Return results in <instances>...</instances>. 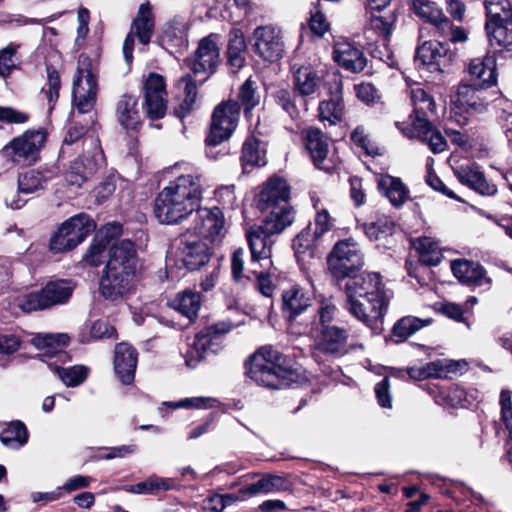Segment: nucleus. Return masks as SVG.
<instances>
[{"label":"nucleus","mask_w":512,"mask_h":512,"mask_svg":"<svg viewBox=\"0 0 512 512\" xmlns=\"http://www.w3.org/2000/svg\"><path fill=\"white\" fill-rule=\"evenodd\" d=\"M54 174L51 170H28L18 177V189L21 193L30 194L46 189Z\"/></svg>","instance_id":"ea45409f"},{"label":"nucleus","mask_w":512,"mask_h":512,"mask_svg":"<svg viewBox=\"0 0 512 512\" xmlns=\"http://www.w3.org/2000/svg\"><path fill=\"white\" fill-rule=\"evenodd\" d=\"M431 319H421L414 316H405L399 319L393 327V335L403 341L412 336L421 328L428 326Z\"/></svg>","instance_id":"6e6d98bb"},{"label":"nucleus","mask_w":512,"mask_h":512,"mask_svg":"<svg viewBox=\"0 0 512 512\" xmlns=\"http://www.w3.org/2000/svg\"><path fill=\"white\" fill-rule=\"evenodd\" d=\"M236 326L230 320H224L198 332L192 343L188 344L184 355L187 366L194 368L208 355L219 352L223 345L224 335Z\"/></svg>","instance_id":"39448f33"},{"label":"nucleus","mask_w":512,"mask_h":512,"mask_svg":"<svg viewBox=\"0 0 512 512\" xmlns=\"http://www.w3.org/2000/svg\"><path fill=\"white\" fill-rule=\"evenodd\" d=\"M281 297L282 314L288 321H293L304 313L312 302L311 293L297 284L284 289Z\"/></svg>","instance_id":"5701e85b"},{"label":"nucleus","mask_w":512,"mask_h":512,"mask_svg":"<svg viewBox=\"0 0 512 512\" xmlns=\"http://www.w3.org/2000/svg\"><path fill=\"white\" fill-rule=\"evenodd\" d=\"M334 60L344 69L353 73L364 70L367 59L364 53L351 43H337L334 47Z\"/></svg>","instance_id":"7c9ffc66"},{"label":"nucleus","mask_w":512,"mask_h":512,"mask_svg":"<svg viewBox=\"0 0 512 512\" xmlns=\"http://www.w3.org/2000/svg\"><path fill=\"white\" fill-rule=\"evenodd\" d=\"M363 230L371 241H381L393 234L394 223L387 219H379L377 222L364 224Z\"/></svg>","instance_id":"bf43d9fd"},{"label":"nucleus","mask_w":512,"mask_h":512,"mask_svg":"<svg viewBox=\"0 0 512 512\" xmlns=\"http://www.w3.org/2000/svg\"><path fill=\"white\" fill-rule=\"evenodd\" d=\"M305 148L318 168L325 161L329 150V138L318 128L309 127L302 132Z\"/></svg>","instance_id":"c85d7f7f"},{"label":"nucleus","mask_w":512,"mask_h":512,"mask_svg":"<svg viewBox=\"0 0 512 512\" xmlns=\"http://www.w3.org/2000/svg\"><path fill=\"white\" fill-rule=\"evenodd\" d=\"M74 290V285L70 280H55L48 282L43 288V294L49 305L63 304L68 301Z\"/></svg>","instance_id":"09e8293b"},{"label":"nucleus","mask_w":512,"mask_h":512,"mask_svg":"<svg viewBox=\"0 0 512 512\" xmlns=\"http://www.w3.org/2000/svg\"><path fill=\"white\" fill-rule=\"evenodd\" d=\"M275 102L292 118L298 119L301 112L308 110V103L304 101L298 94L288 89H279L274 95Z\"/></svg>","instance_id":"a18cd8bd"},{"label":"nucleus","mask_w":512,"mask_h":512,"mask_svg":"<svg viewBox=\"0 0 512 512\" xmlns=\"http://www.w3.org/2000/svg\"><path fill=\"white\" fill-rule=\"evenodd\" d=\"M272 236V234L268 233L259 225L251 226L246 232L251 255L264 260L266 263H272Z\"/></svg>","instance_id":"c756f323"},{"label":"nucleus","mask_w":512,"mask_h":512,"mask_svg":"<svg viewBox=\"0 0 512 512\" xmlns=\"http://www.w3.org/2000/svg\"><path fill=\"white\" fill-rule=\"evenodd\" d=\"M314 208L316 209V216L314 224H312V232L319 238L333 227V220L328 211L324 207H319V200L314 201Z\"/></svg>","instance_id":"0e129e2a"},{"label":"nucleus","mask_w":512,"mask_h":512,"mask_svg":"<svg viewBox=\"0 0 512 512\" xmlns=\"http://www.w3.org/2000/svg\"><path fill=\"white\" fill-rule=\"evenodd\" d=\"M107 255L100 292L105 299L115 301L130 291L139 267V257L135 243L129 239L114 242Z\"/></svg>","instance_id":"f03ea898"},{"label":"nucleus","mask_w":512,"mask_h":512,"mask_svg":"<svg viewBox=\"0 0 512 512\" xmlns=\"http://www.w3.org/2000/svg\"><path fill=\"white\" fill-rule=\"evenodd\" d=\"M395 15L392 13L382 15L381 13H371L370 28L378 33L386 41L392 33L395 22Z\"/></svg>","instance_id":"680f3d73"},{"label":"nucleus","mask_w":512,"mask_h":512,"mask_svg":"<svg viewBox=\"0 0 512 512\" xmlns=\"http://www.w3.org/2000/svg\"><path fill=\"white\" fill-rule=\"evenodd\" d=\"M396 125L408 137H417L422 142L427 143L434 154L443 152L447 147V142L443 135L433 127L427 118L413 120L411 128L407 129L401 127L398 122Z\"/></svg>","instance_id":"4be33fe9"},{"label":"nucleus","mask_w":512,"mask_h":512,"mask_svg":"<svg viewBox=\"0 0 512 512\" xmlns=\"http://www.w3.org/2000/svg\"><path fill=\"white\" fill-rule=\"evenodd\" d=\"M485 24L512 26V4L509 0H484Z\"/></svg>","instance_id":"c03bdc74"},{"label":"nucleus","mask_w":512,"mask_h":512,"mask_svg":"<svg viewBox=\"0 0 512 512\" xmlns=\"http://www.w3.org/2000/svg\"><path fill=\"white\" fill-rule=\"evenodd\" d=\"M238 98L245 109L250 111L259 104V95L257 93L256 83L250 78L247 79L240 87Z\"/></svg>","instance_id":"e2e57ef3"},{"label":"nucleus","mask_w":512,"mask_h":512,"mask_svg":"<svg viewBox=\"0 0 512 512\" xmlns=\"http://www.w3.org/2000/svg\"><path fill=\"white\" fill-rule=\"evenodd\" d=\"M171 307L192 320L197 317L201 306L200 295L191 290L179 293L172 301Z\"/></svg>","instance_id":"3c124183"},{"label":"nucleus","mask_w":512,"mask_h":512,"mask_svg":"<svg viewBox=\"0 0 512 512\" xmlns=\"http://www.w3.org/2000/svg\"><path fill=\"white\" fill-rule=\"evenodd\" d=\"M323 82V75L312 66H300L293 70V90L306 103L319 95Z\"/></svg>","instance_id":"412c9836"},{"label":"nucleus","mask_w":512,"mask_h":512,"mask_svg":"<svg viewBox=\"0 0 512 512\" xmlns=\"http://www.w3.org/2000/svg\"><path fill=\"white\" fill-rule=\"evenodd\" d=\"M469 74L471 84L481 88H489L496 84V60L492 55H486L484 58H475L469 64Z\"/></svg>","instance_id":"bb28decb"},{"label":"nucleus","mask_w":512,"mask_h":512,"mask_svg":"<svg viewBox=\"0 0 512 512\" xmlns=\"http://www.w3.org/2000/svg\"><path fill=\"white\" fill-rule=\"evenodd\" d=\"M138 100L135 96L124 94L116 104V117L119 124L127 130H135L141 123L137 108Z\"/></svg>","instance_id":"f704fd0d"},{"label":"nucleus","mask_w":512,"mask_h":512,"mask_svg":"<svg viewBox=\"0 0 512 512\" xmlns=\"http://www.w3.org/2000/svg\"><path fill=\"white\" fill-rule=\"evenodd\" d=\"M342 85L336 84L334 92L330 93L329 99L322 100L318 106L319 119L329 124L340 122L345 113V105L342 97Z\"/></svg>","instance_id":"72a5a7b5"},{"label":"nucleus","mask_w":512,"mask_h":512,"mask_svg":"<svg viewBox=\"0 0 512 512\" xmlns=\"http://www.w3.org/2000/svg\"><path fill=\"white\" fill-rule=\"evenodd\" d=\"M29 433L25 424L19 420L6 424L0 433L1 443L8 449L18 450L27 444Z\"/></svg>","instance_id":"37998d69"},{"label":"nucleus","mask_w":512,"mask_h":512,"mask_svg":"<svg viewBox=\"0 0 512 512\" xmlns=\"http://www.w3.org/2000/svg\"><path fill=\"white\" fill-rule=\"evenodd\" d=\"M179 87H183L184 89V99L181 105V110L183 111L181 116H184L185 113L189 112L195 103L197 97V87L195 84V80L192 79L190 74H186L178 82Z\"/></svg>","instance_id":"69168bd1"},{"label":"nucleus","mask_w":512,"mask_h":512,"mask_svg":"<svg viewBox=\"0 0 512 512\" xmlns=\"http://www.w3.org/2000/svg\"><path fill=\"white\" fill-rule=\"evenodd\" d=\"M47 75L48 82L46 86L43 87V92L45 93L48 102L50 104V109L53 108V105L56 103L59 97V89L61 86L60 75L58 71L52 66L47 67Z\"/></svg>","instance_id":"774afa93"},{"label":"nucleus","mask_w":512,"mask_h":512,"mask_svg":"<svg viewBox=\"0 0 512 512\" xmlns=\"http://www.w3.org/2000/svg\"><path fill=\"white\" fill-rule=\"evenodd\" d=\"M252 50L263 61L273 63L285 53L283 32L278 26L268 24L254 29L251 38Z\"/></svg>","instance_id":"f8f14e48"},{"label":"nucleus","mask_w":512,"mask_h":512,"mask_svg":"<svg viewBox=\"0 0 512 512\" xmlns=\"http://www.w3.org/2000/svg\"><path fill=\"white\" fill-rule=\"evenodd\" d=\"M154 29V16L149 3L140 5L136 18L131 24L129 33L123 43L125 62L130 65L133 61L135 37L143 45H147L152 37Z\"/></svg>","instance_id":"2eb2a0df"},{"label":"nucleus","mask_w":512,"mask_h":512,"mask_svg":"<svg viewBox=\"0 0 512 512\" xmlns=\"http://www.w3.org/2000/svg\"><path fill=\"white\" fill-rule=\"evenodd\" d=\"M15 305L25 313L48 309L49 305L43 294L42 289L32 291L15 298Z\"/></svg>","instance_id":"13d9d810"},{"label":"nucleus","mask_w":512,"mask_h":512,"mask_svg":"<svg viewBox=\"0 0 512 512\" xmlns=\"http://www.w3.org/2000/svg\"><path fill=\"white\" fill-rule=\"evenodd\" d=\"M246 373L256 384L271 389L288 387L294 375L287 357L271 346L261 347L250 357Z\"/></svg>","instance_id":"7ed1b4c3"},{"label":"nucleus","mask_w":512,"mask_h":512,"mask_svg":"<svg viewBox=\"0 0 512 512\" xmlns=\"http://www.w3.org/2000/svg\"><path fill=\"white\" fill-rule=\"evenodd\" d=\"M138 353L131 345L119 343L114 351V370L121 383L129 385L135 377Z\"/></svg>","instance_id":"b1692460"},{"label":"nucleus","mask_w":512,"mask_h":512,"mask_svg":"<svg viewBox=\"0 0 512 512\" xmlns=\"http://www.w3.org/2000/svg\"><path fill=\"white\" fill-rule=\"evenodd\" d=\"M189 231L200 238L215 241L222 235L224 229V216L218 207H201L194 211Z\"/></svg>","instance_id":"a211bd4d"},{"label":"nucleus","mask_w":512,"mask_h":512,"mask_svg":"<svg viewBox=\"0 0 512 512\" xmlns=\"http://www.w3.org/2000/svg\"><path fill=\"white\" fill-rule=\"evenodd\" d=\"M241 161L244 170L266 164L264 145L254 136H249L242 147Z\"/></svg>","instance_id":"49530a36"},{"label":"nucleus","mask_w":512,"mask_h":512,"mask_svg":"<svg viewBox=\"0 0 512 512\" xmlns=\"http://www.w3.org/2000/svg\"><path fill=\"white\" fill-rule=\"evenodd\" d=\"M188 23L183 18H174L167 23L162 35L161 43L169 48L184 49L188 45Z\"/></svg>","instance_id":"c9c22d12"},{"label":"nucleus","mask_w":512,"mask_h":512,"mask_svg":"<svg viewBox=\"0 0 512 512\" xmlns=\"http://www.w3.org/2000/svg\"><path fill=\"white\" fill-rule=\"evenodd\" d=\"M451 270L454 276L463 284L481 286L484 283H489V279L485 277L483 266L477 262L466 259L454 260L451 262Z\"/></svg>","instance_id":"2f4dec72"},{"label":"nucleus","mask_w":512,"mask_h":512,"mask_svg":"<svg viewBox=\"0 0 512 512\" xmlns=\"http://www.w3.org/2000/svg\"><path fill=\"white\" fill-rule=\"evenodd\" d=\"M327 264L335 279L350 277L364 265L359 244L351 238L338 241L327 257Z\"/></svg>","instance_id":"6e6552de"},{"label":"nucleus","mask_w":512,"mask_h":512,"mask_svg":"<svg viewBox=\"0 0 512 512\" xmlns=\"http://www.w3.org/2000/svg\"><path fill=\"white\" fill-rule=\"evenodd\" d=\"M45 142L46 133L43 130H28L5 145L2 155L15 164H31L38 160Z\"/></svg>","instance_id":"9b49d317"},{"label":"nucleus","mask_w":512,"mask_h":512,"mask_svg":"<svg viewBox=\"0 0 512 512\" xmlns=\"http://www.w3.org/2000/svg\"><path fill=\"white\" fill-rule=\"evenodd\" d=\"M175 488L174 481L169 478H161L156 475L150 476L142 482L125 487V490L134 494H156L160 490H171Z\"/></svg>","instance_id":"5fc2aeb1"},{"label":"nucleus","mask_w":512,"mask_h":512,"mask_svg":"<svg viewBox=\"0 0 512 512\" xmlns=\"http://www.w3.org/2000/svg\"><path fill=\"white\" fill-rule=\"evenodd\" d=\"M240 116V105L236 101L219 104L213 112L209 134L206 138L208 147H215L228 140L235 130Z\"/></svg>","instance_id":"ddd939ff"},{"label":"nucleus","mask_w":512,"mask_h":512,"mask_svg":"<svg viewBox=\"0 0 512 512\" xmlns=\"http://www.w3.org/2000/svg\"><path fill=\"white\" fill-rule=\"evenodd\" d=\"M290 487L289 481L279 475L267 474L256 482L242 487V493L254 497L259 494H269L286 491Z\"/></svg>","instance_id":"e433bc0d"},{"label":"nucleus","mask_w":512,"mask_h":512,"mask_svg":"<svg viewBox=\"0 0 512 512\" xmlns=\"http://www.w3.org/2000/svg\"><path fill=\"white\" fill-rule=\"evenodd\" d=\"M56 373L66 387H77L84 383L89 374V368L84 365L56 367Z\"/></svg>","instance_id":"4d7b16f0"},{"label":"nucleus","mask_w":512,"mask_h":512,"mask_svg":"<svg viewBox=\"0 0 512 512\" xmlns=\"http://www.w3.org/2000/svg\"><path fill=\"white\" fill-rule=\"evenodd\" d=\"M144 108L146 115L154 120L163 118L167 109V93L164 77L149 73L144 81Z\"/></svg>","instance_id":"6ab92c4d"},{"label":"nucleus","mask_w":512,"mask_h":512,"mask_svg":"<svg viewBox=\"0 0 512 512\" xmlns=\"http://www.w3.org/2000/svg\"><path fill=\"white\" fill-rule=\"evenodd\" d=\"M319 237L312 232V223H309L293 240V249L297 261L305 262L313 258L315 242Z\"/></svg>","instance_id":"8fccbe9b"},{"label":"nucleus","mask_w":512,"mask_h":512,"mask_svg":"<svg viewBox=\"0 0 512 512\" xmlns=\"http://www.w3.org/2000/svg\"><path fill=\"white\" fill-rule=\"evenodd\" d=\"M246 41L244 33L239 28H233L229 33L227 62L233 69V73L238 72L245 64Z\"/></svg>","instance_id":"a19ab883"},{"label":"nucleus","mask_w":512,"mask_h":512,"mask_svg":"<svg viewBox=\"0 0 512 512\" xmlns=\"http://www.w3.org/2000/svg\"><path fill=\"white\" fill-rule=\"evenodd\" d=\"M216 38V35L211 34L201 39L194 55L185 60V64L195 77L203 75L200 82H204L213 74L219 63L220 50Z\"/></svg>","instance_id":"4468645a"},{"label":"nucleus","mask_w":512,"mask_h":512,"mask_svg":"<svg viewBox=\"0 0 512 512\" xmlns=\"http://www.w3.org/2000/svg\"><path fill=\"white\" fill-rule=\"evenodd\" d=\"M290 186L280 177H271L263 184L256 200V206L261 212L290 204Z\"/></svg>","instance_id":"aec40b11"},{"label":"nucleus","mask_w":512,"mask_h":512,"mask_svg":"<svg viewBox=\"0 0 512 512\" xmlns=\"http://www.w3.org/2000/svg\"><path fill=\"white\" fill-rule=\"evenodd\" d=\"M410 10L422 21L431 25L430 33L449 39L452 43H464L466 31L454 26L445 16L441 6L434 0H411Z\"/></svg>","instance_id":"20e7f679"},{"label":"nucleus","mask_w":512,"mask_h":512,"mask_svg":"<svg viewBox=\"0 0 512 512\" xmlns=\"http://www.w3.org/2000/svg\"><path fill=\"white\" fill-rule=\"evenodd\" d=\"M83 143L92 148L91 157L84 154L80 160L73 162L65 175L66 182L76 187H80L96 172L98 167L104 165V154L99 141L93 137H85Z\"/></svg>","instance_id":"dca6fc26"},{"label":"nucleus","mask_w":512,"mask_h":512,"mask_svg":"<svg viewBox=\"0 0 512 512\" xmlns=\"http://www.w3.org/2000/svg\"><path fill=\"white\" fill-rule=\"evenodd\" d=\"M414 247L419 253L420 261L427 266H436L442 260L439 242L431 237H421L414 241Z\"/></svg>","instance_id":"603ef678"},{"label":"nucleus","mask_w":512,"mask_h":512,"mask_svg":"<svg viewBox=\"0 0 512 512\" xmlns=\"http://www.w3.org/2000/svg\"><path fill=\"white\" fill-rule=\"evenodd\" d=\"M271 265L272 263H266L251 255L250 261L245 267V250L243 248L236 249L231 258L232 275L236 281H240L242 278L250 279V274L257 278L260 274L268 271Z\"/></svg>","instance_id":"a878e982"},{"label":"nucleus","mask_w":512,"mask_h":512,"mask_svg":"<svg viewBox=\"0 0 512 512\" xmlns=\"http://www.w3.org/2000/svg\"><path fill=\"white\" fill-rule=\"evenodd\" d=\"M433 36L435 39L426 40L417 48L415 59L432 72L443 71L454 55L449 47V43L452 42L438 35Z\"/></svg>","instance_id":"f3484780"},{"label":"nucleus","mask_w":512,"mask_h":512,"mask_svg":"<svg viewBox=\"0 0 512 512\" xmlns=\"http://www.w3.org/2000/svg\"><path fill=\"white\" fill-rule=\"evenodd\" d=\"M107 249L108 244L106 241H102L100 238L95 236L86 254L84 255V260L89 265L97 267L103 263L106 257Z\"/></svg>","instance_id":"338daca9"},{"label":"nucleus","mask_w":512,"mask_h":512,"mask_svg":"<svg viewBox=\"0 0 512 512\" xmlns=\"http://www.w3.org/2000/svg\"><path fill=\"white\" fill-rule=\"evenodd\" d=\"M492 56L512 57V29L507 25L485 24Z\"/></svg>","instance_id":"cd10ccee"},{"label":"nucleus","mask_w":512,"mask_h":512,"mask_svg":"<svg viewBox=\"0 0 512 512\" xmlns=\"http://www.w3.org/2000/svg\"><path fill=\"white\" fill-rule=\"evenodd\" d=\"M91 67V59L81 54L72 88L73 103L80 113L91 111L96 103L97 79Z\"/></svg>","instance_id":"9d476101"},{"label":"nucleus","mask_w":512,"mask_h":512,"mask_svg":"<svg viewBox=\"0 0 512 512\" xmlns=\"http://www.w3.org/2000/svg\"><path fill=\"white\" fill-rule=\"evenodd\" d=\"M69 341L70 337L65 333H39L31 339V344L43 351L45 356H54L62 353Z\"/></svg>","instance_id":"79ce46f5"},{"label":"nucleus","mask_w":512,"mask_h":512,"mask_svg":"<svg viewBox=\"0 0 512 512\" xmlns=\"http://www.w3.org/2000/svg\"><path fill=\"white\" fill-rule=\"evenodd\" d=\"M410 99L413 106L412 121L427 118L428 112H433L435 103L432 97L419 85L410 90Z\"/></svg>","instance_id":"864d4df0"},{"label":"nucleus","mask_w":512,"mask_h":512,"mask_svg":"<svg viewBox=\"0 0 512 512\" xmlns=\"http://www.w3.org/2000/svg\"><path fill=\"white\" fill-rule=\"evenodd\" d=\"M389 301L390 297H377L375 301L368 297L358 298L357 303L361 304L360 310H362V312L366 314L367 317L360 314L351 315L367 326H372L374 323L384 317L388 309Z\"/></svg>","instance_id":"4c0bfd02"},{"label":"nucleus","mask_w":512,"mask_h":512,"mask_svg":"<svg viewBox=\"0 0 512 512\" xmlns=\"http://www.w3.org/2000/svg\"><path fill=\"white\" fill-rule=\"evenodd\" d=\"M170 181L155 199L154 213L161 223L178 224L194 214L203 199L202 174L192 168Z\"/></svg>","instance_id":"f257e3e1"},{"label":"nucleus","mask_w":512,"mask_h":512,"mask_svg":"<svg viewBox=\"0 0 512 512\" xmlns=\"http://www.w3.org/2000/svg\"><path fill=\"white\" fill-rule=\"evenodd\" d=\"M267 212L268 214L259 226L273 236L282 233L295 220V211L290 204L269 209Z\"/></svg>","instance_id":"473e14b6"},{"label":"nucleus","mask_w":512,"mask_h":512,"mask_svg":"<svg viewBox=\"0 0 512 512\" xmlns=\"http://www.w3.org/2000/svg\"><path fill=\"white\" fill-rule=\"evenodd\" d=\"M182 260L189 270H197L209 261V249L201 239L185 240L182 247Z\"/></svg>","instance_id":"58836bf2"},{"label":"nucleus","mask_w":512,"mask_h":512,"mask_svg":"<svg viewBox=\"0 0 512 512\" xmlns=\"http://www.w3.org/2000/svg\"><path fill=\"white\" fill-rule=\"evenodd\" d=\"M378 188L395 207L401 206L408 198V189L399 178L382 176L378 181Z\"/></svg>","instance_id":"de8ad7c7"},{"label":"nucleus","mask_w":512,"mask_h":512,"mask_svg":"<svg viewBox=\"0 0 512 512\" xmlns=\"http://www.w3.org/2000/svg\"><path fill=\"white\" fill-rule=\"evenodd\" d=\"M344 293L346 296V309L349 313L360 314L366 317L367 315L360 310L361 304L357 303L358 298L368 297L375 301L377 297H391L378 273H362L347 277Z\"/></svg>","instance_id":"423d86ee"},{"label":"nucleus","mask_w":512,"mask_h":512,"mask_svg":"<svg viewBox=\"0 0 512 512\" xmlns=\"http://www.w3.org/2000/svg\"><path fill=\"white\" fill-rule=\"evenodd\" d=\"M349 332L340 326L316 328L312 345V357L317 363H324L348 352Z\"/></svg>","instance_id":"1a4fd4ad"},{"label":"nucleus","mask_w":512,"mask_h":512,"mask_svg":"<svg viewBox=\"0 0 512 512\" xmlns=\"http://www.w3.org/2000/svg\"><path fill=\"white\" fill-rule=\"evenodd\" d=\"M95 228L96 224L89 215L85 213L74 215L64 221L52 235L49 243L50 250L54 253L72 250L82 243Z\"/></svg>","instance_id":"0eeeda50"},{"label":"nucleus","mask_w":512,"mask_h":512,"mask_svg":"<svg viewBox=\"0 0 512 512\" xmlns=\"http://www.w3.org/2000/svg\"><path fill=\"white\" fill-rule=\"evenodd\" d=\"M458 366V363L447 359H437L424 364L428 378H446L450 373L456 372Z\"/></svg>","instance_id":"052dcab7"},{"label":"nucleus","mask_w":512,"mask_h":512,"mask_svg":"<svg viewBox=\"0 0 512 512\" xmlns=\"http://www.w3.org/2000/svg\"><path fill=\"white\" fill-rule=\"evenodd\" d=\"M485 89L475 84L462 83L457 90L456 102L469 114H482L488 107V102L483 96Z\"/></svg>","instance_id":"393cba45"}]
</instances>
